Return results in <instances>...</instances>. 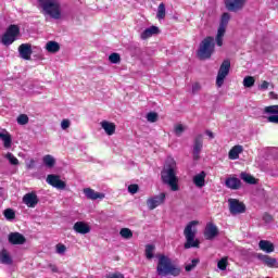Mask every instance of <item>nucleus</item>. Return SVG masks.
Returning <instances> with one entry per match:
<instances>
[{
	"instance_id": "obj_16",
	"label": "nucleus",
	"mask_w": 278,
	"mask_h": 278,
	"mask_svg": "<svg viewBox=\"0 0 278 278\" xmlns=\"http://www.w3.org/2000/svg\"><path fill=\"white\" fill-rule=\"evenodd\" d=\"M17 51L22 60H31V53H34V50H31L30 43H22Z\"/></svg>"
},
{
	"instance_id": "obj_41",
	"label": "nucleus",
	"mask_w": 278,
	"mask_h": 278,
	"mask_svg": "<svg viewBox=\"0 0 278 278\" xmlns=\"http://www.w3.org/2000/svg\"><path fill=\"white\" fill-rule=\"evenodd\" d=\"M228 264L229 263L227 262V257H223L222 260L218 261L217 268H219V270H227Z\"/></svg>"
},
{
	"instance_id": "obj_8",
	"label": "nucleus",
	"mask_w": 278,
	"mask_h": 278,
	"mask_svg": "<svg viewBox=\"0 0 278 278\" xmlns=\"http://www.w3.org/2000/svg\"><path fill=\"white\" fill-rule=\"evenodd\" d=\"M230 70H231V61L224 60L222 65L219 66L217 77H216L217 88H223V84H225V79L227 78V75H229Z\"/></svg>"
},
{
	"instance_id": "obj_54",
	"label": "nucleus",
	"mask_w": 278,
	"mask_h": 278,
	"mask_svg": "<svg viewBox=\"0 0 278 278\" xmlns=\"http://www.w3.org/2000/svg\"><path fill=\"white\" fill-rule=\"evenodd\" d=\"M269 97H270V99H278L277 93H275L274 91L269 92Z\"/></svg>"
},
{
	"instance_id": "obj_2",
	"label": "nucleus",
	"mask_w": 278,
	"mask_h": 278,
	"mask_svg": "<svg viewBox=\"0 0 278 278\" xmlns=\"http://www.w3.org/2000/svg\"><path fill=\"white\" fill-rule=\"evenodd\" d=\"M176 164L174 160H170L169 163L163 168L161 172V177L163 184L169 186L173 192H177L179 190V185H177V174L175 173Z\"/></svg>"
},
{
	"instance_id": "obj_27",
	"label": "nucleus",
	"mask_w": 278,
	"mask_h": 278,
	"mask_svg": "<svg viewBox=\"0 0 278 278\" xmlns=\"http://www.w3.org/2000/svg\"><path fill=\"white\" fill-rule=\"evenodd\" d=\"M205 177H207L205 172H201L200 174L195 175L193 177L194 186H197V188H203V186H205Z\"/></svg>"
},
{
	"instance_id": "obj_4",
	"label": "nucleus",
	"mask_w": 278,
	"mask_h": 278,
	"mask_svg": "<svg viewBox=\"0 0 278 278\" xmlns=\"http://www.w3.org/2000/svg\"><path fill=\"white\" fill-rule=\"evenodd\" d=\"M197 225L199 222L192 220L185 227L184 236L186 238L185 249H199V240L197 238Z\"/></svg>"
},
{
	"instance_id": "obj_43",
	"label": "nucleus",
	"mask_w": 278,
	"mask_h": 278,
	"mask_svg": "<svg viewBox=\"0 0 278 278\" xmlns=\"http://www.w3.org/2000/svg\"><path fill=\"white\" fill-rule=\"evenodd\" d=\"M147 121H148V123H157V113H155V112L148 113Z\"/></svg>"
},
{
	"instance_id": "obj_18",
	"label": "nucleus",
	"mask_w": 278,
	"mask_h": 278,
	"mask_svg": "<svg viewBox=\"0 0 278 278\" xmlns=\"http://www.w3.org/2000/svg\"><path fill=\"white\" fill-rule=\"evenodd\" d=\"M38 202L39 200L36 192H29L23 197V203L27 205V207H36L38 205Z\"/></svg>"
},
{
	"instance_id": "obj_53",
	"label": "nucleus",
	"mask_w": 278,
	"mask_h": 278,
	"mask_svg": "<svg viewBox=\"0 0 278 278\" xmlns=\"http://www.w3.org/2000/svg\"><path fill=\"white\" fill-rule=\"evenodd\" d=\"M205 134L206 136H208V138L214 139V132H212L211 130H206Z\"/></svg>"
},
{
	"instance_id": "obj_1",
	"label": "nucleus",
	"mask_w": 278,
	"mask_h": 278,
	"mask_svg": "<svg viewBox=\"0 0 278 278\" xmlns=\"http://www.w3.org/2000/svg\"><path fill=\"white\" fill-rule=\"evenodd\" d=\"M38 5L43 16H50L54 21L62 18V3L60 0H38Z\"/></svg>"
},
{
	"instance_id": "obj_49",
	"label": "nucleus",
	"mask_w": 278,
	"mask_h": 278,
	"mask_svg": "<svg viewBox=\"0 0 278 278\" xmlns=\"http://www.w3.org/2000/svg\"><path fill=\"white\" fill-rule=\"evenodd\" d=\"M263 220H264V223H273V216L270 215V214H268V213H265L264 215H263Z\"/></svg>"
},
{
	"instance_id": "obj_42",
	"label": "nucleus",
	"mask_w": 278,
	"mask_h": 278,
	"mask_svg": "<svg viewBox=\"0 0 278 278\" xmlns=\"http://www.w3.org/2000/svg\"><path fill=\"white\" fill-rule=\"evenodd\" d=\"M29 123V117L26 114H21L17 117V124L18 125H27Z\"/></svg>"
},
{
	"instance_id": "obj_14",
	"label": "nucleus",
	"mask_w": 278,
	"mask_h": 278,
	"mask_svg": "<svg viewBox=\"0 0 278 278\" xmlns=\"http://www.w3.org/2000/svg\"><path fill=\"white\" fill-rule=\"evenodd\" d=\"M265 114H271L267 116V123H274L278 125V105H269L264 109Z\"/></svg>"
},
{
	"instance_id": "obj_37",
	"label": "nucleus",
	"mask_w": 278,
	"mask_h": 278,
	"mask_svg": "<svg viewBox=\"0 0 278 278\" xmlns=\"http://www.w3.org/2000/svg\"><path fill=\"white\" fill-rule=\"evenodd\" d=\"M3 215L7 220H14L16 218V213L12 208L4 210Z\"/></svg>"
},
{
	"instance_id": "obj_3",
	"label": "nucleus",
	"mask_w": 278,
	"mask_h": 278,
	"mask_svg": "<svg viewBox=\"0 0 278 278\" xmlns=\"http://www.w3.org/2000/svg\"><path fill=\"white\" fill-rule=\"evenodd\" d=\"M156 271L157 275L161 276L172 275L173 277H179V275H181V269L174 265L170 258L166 255L159 256Z\"/></svg>"
},
{
	"instance_id": "obj_29",
	"label": "nucleus",
	"mask_w": 278,
	"mask_h": 278,
	"mask_svg": "<svg viewBox=\"0 0 278 278\" xmlns=\"http://www.w3.org/2000/svg\"><path fill=\"white\" fill-rule=\"evenodd\" d=\"M242 151H243L242 146H235L228 153L229 160H238Z\"/></svg>"
},
{
	"instance_id": "obj_9",
	"label": "nucleus",
	"mask_w": 278,
	"mask_h": 278,
	"mask_svg": "<svg viewBox=\"0 0 278 278\" xmlns=\"http://www.w3.org/2000/svg\"><path fill=\"white\" fill-rule=\"evenodd\" d=\"M228 207L232 216H238V214H244L247 212V205L233 198L228 199Z\"/></svg>"
},
{
	"instance_id": "obj_10",
	"label": "nucleus",
	"mask_w": 278,
	"mask_h": 278,
	"mask_svg": "<svg viewBox=\"0 0 278 278\" xmlns=\"http://www.w3.org/2000/svg\"><path fill=\"white\" fill-rule=\"evenodd\" d=\"M203 151V135L199 134L193 139V160H200L201 152Z\"/></svg>"
},
{
	"instance_id": "obj_32",
	"label": "nucleus",
	"mask_w": 278,
	"mask_h": 278,
	"mask_svg": "<svg viewBox=\"0 0 278 278\" xmlns=\"http://www.w3.org/2000/svg\"><path fill=\"white\" fill-rule=\"evenodd\" d=\"M42 162L47 168H53L55 166V157L53 155L47 154L42 157Z\"/></svg>"
},
{
	"instance_id": "obj_48",
	"label": "nucleus",
	"mask_w": 278,
	"mask_h": 278,
	"mask_svg": "<svg viewBox=\"0 0 278 278\" xmlns=\"http://www.w3.org/2000/svg\"><path fill=\"white\" fill-rule=\"evenodd\" d=\"M68 127H71V121H68V119H63V121L61 122V128H62V129H68Z\"/></svg>"
},
{
	"instance_id": "obj_55",
	"label": "nucleus",
	"mask_w": 278,
	"mask_h": 278,
	"mask_svg": "<svg viewBox=\"0 0 278 278\" xmlns=\"http://www.w3.org/2000/svg\"><path fill=\"white\" fill-rule=\"evenodd\" d=\"M34 164H35L34 160H30V164L27 165V168H34Z\"/></svg>"
},
{
	"instance_id": "obj_22",
	"label": "nucleus",
	"mask_w": 278,
	"mask_h": 278,
	"mask_svg": "<svg viewBox=\"0 0 278 278\" xmlns=\"http://www.w3.org/2000/svg\"><path fill=\"white\" fill-rule=\"evenodd\" d=\"M226 187L230 190H240V187L242 186V182L237 177H229L225 181Z\"/></svg>"
},
{
	"instance_id": "obj_50",
	"label": "nucleus",
	"mask_w": 278,
	"mask_h": 278,
	"mask_svg": "<svg viewBox=\"0 0 278 278\" xmlns=\"http://www.w3.org/2000/svg\"><path fill=\"white\" fill-rule=\"evenodd\" d=\"M270 86V83L264 80L260 86V90H268V87Z\"/></svg>"
},
{
	"instance_id": "obj_45",
	"label": "nucleus",
	"mask_w": 278,
	"mask_h": 278,
	"mask_svg": "<svg viewBox=\"0 0 278 278\" xmlns=\"http://www.w3.org/2000/svg\"><path fill=\"white\" fill-rule=\"evenodd\" d=\"M184 131H186L184 125L179 124L175 127V134L178 138L181 136V134H184Z\"/></svg>"
},
{
	"instance_id": "obj_46",
	"label": "nucleus",
	"mask_w": 278,
	"mask_h": 278,
	"mask_svg": "<svg viewBox=\"0 0 278 278\" xmlns=\"http://www.w3.org/2000/svg\"><path fill=\"white\" fill-rule=\"evenodd\" d=\"M106 278H125V275L116 271V273H111V274L106 275Z\"/></svg>"
},
{
	"instance_id": "obj_39",
	"label": "nucleus",
	"mask_w": 278,
	"mask_h": 278,
	"mask_svg": "<svg viewBox=\"0 0 278 278\" xmlns=\"http://www.w3.org/2000/svg\"><path fill=\"white\" fill-rule=\"evenodd\" d=\"M199 264V258H193L191 263L187 264L185 266V269L187 273H190L191 270H194L197 268V265Z\"/></svg>"
},
{
	"instance_id": "obj_17",
	"label": "nucleus",
	"mask_w": 278,
	"mask_h": 278,
	"mask_svg": "<svg viewBox=\"0 0 278 278\" xmlns=\"http://www.w3.org/2000/svg\"><path fill=\"white\" fill-rule=\"evenodd\" d=\"M256 257H257V260L263 262V264L265 266H267L268 268H278L277 258H275L273 256H268L266 254H257Z\"/></svg>"
},
{
	"instance_id": "obj_20",
	"label": "nucleus",
	"mask_w": 278,
	"mask_h": 278,
	"mask_svg": "<svg viewBox=\"0 0 278 278\" xmlns=\"http://www.w3.org/2000/svg\"><path fill=\"white\" fill-rule=\"evenodd\" d=\"M27 239L20 232H11L9 235V242L10 244H25Z\"/></svg>"
},
{
	"instance_id": "obj_12",
	"label": "nucleus",
	"mask_w": 278,
	"mask_h": 278,
	"mask_svg": "<svg viewBox=\"0 0 278 278\" xmlns=\"http://www.w3.org/2000/svg\"><path fill=\"white\" fill-rule=\"evenodd\" d=\"M164 201H166V193H161L159 195L148 199L147 205L149 210H155V207H160V205H162Z\"/></svg>"
},
{
	"instance_id": "obj_5",
	"label": "nucleus",
	"mask_w": 278,
	"mask_h": 278,
	"mask_svg": "<svg viewBox=\"0 0 278 278\" xmlns=\"http://www.w3.org/2000/svg\"><path fill=\"white\" fill-rule=\"evenodd\" d=\"M215 47H216V43L214 42V37L212 36L205 37L200 42V46L198 49L199 60H210V58H212V54L214 53Z\"/></svg>"
},
{
	"instance_id": "obj_47",
	"label": "nucleus",
	"mask_w": 278,
	"mask_h": 278,
	"mask_svg": "<svg viewBox=\"0 0 278 278\" xmlns=\"http://www.w3.org/2000/svg\"><path fill=\"white\" fill-rule=\"evenodd\" d=\"M138 190H139L138 185H130V186L128 187V192H129L130 194H136V193L138 192Z\"/></svg>"
},
{
	"instance_id": "obj_36",
	"label": "nucleus",
	"mask_w": 278,
	"mask_h": 278,
	"mask_svg": "<svg viewBox=\"0 0 278 278\" xmlns=\"http://www.w3.org/2000/svg\"><path fill=\"white\" fill-rule=\"evenodd\" d=\"M155 251V245L147 244L146 245V257L147 260H153V253Z\"/></svg>"
},
{
	"instance_id": "obj_35",
	"label": "nucleus",
	"mask_w": 278,
	"mask_h": 278,
	"mask_svg": "<svg viewBox=\"0 0 278 278\" xmlns=\"http://www.w3.org/2000/svg\"><path fill=\"white\" fill-rule=\"evenodd\" d=\"M244 88H253L255 86V78L253 76H245L243 78Z\"/></svg>"
},
{
	"instance_id": "obj_30",
	"label": "nucleus",
	"mask_w": 278,
	"mask_h": 278,
	"mask_svg": "<svg viewBox=\"0 0 278 278\" xmlns=\"http://www.w3.org/2000/svg\"><path fill=\"white\" fill-rule=\"evenodd\" d=\"M46 51H48V53H58V51H60V43H58V41H48Z\"/></svg>"
},
{
	"instance_id": "obj_38",
	"label": "nucleus",
	"mask_w": 278,
	"mask_h": 278,
	"mask_svg": "<svg viewBox=\"0 0 278 278\" xmlns=\"http://www.w3.org/2000/svg\"><path fill=\"white\" fill-rule=\"evenodd\" d=\"M111 64H121V54L113 52L109 55Z\"/></svg>"
},
{
	"instance_id": "obj_13",
	"label": "nucleus",
	"mask_w": 278,
	"mask_h": 278,
	"mask_svg": "<svg viewBox=\"0 0 278 278\" xmlns=\"http://www.w3.org/2000/svg\"><path fill=\"white\" fill-rule=\"evenodd\" d=\"M225 3L229 12H240L244 8L247 0H226Z\"/></svg>"
},
{
	"instance_id": "obj_11",
	"label": "nucleus",
	"mask_w": 278,
	"mask_h": 278,
	"mask_svg": "<svg viewBox=\"0 0 278 278\" xmlns=\"http://www.w3.org/2000/svg\"><path fill=\"white\" fill-rule=\"evenodd\" d=\"M47 184L56 188L58 190H64L66 188V182L60 179L59 175L50 174L47 176Z\"/></svg>"
},
{
	"instance_id": "obj_24",
	"label": "nucleus",
	"mask_w": 278,
	"mask_h": 278,
	"mask_svg": "<svg viewBox=\"0 0 278 278\" xmlns=\"http://www.w3.org/2000/svg\"><path fill=\"white\" fill-rule=\"evenodd\" d=\"M155 34H160V28L157 26H151L141 33L140 38L141 40H147L151 36H155Z\"/></svg>"
},
{
	"instance_id": "obj_51",
	"label": "nucleus",
	"mask_w": 278,
	"mask_h": 278,
	"mask_svg": "<svg viewBox=\"0 0 278 278\" xmlns=\"http://www.w3.org/2000/svg\"><path fill=\"white\" fill-rule=\"evenodd\" d=\"M199 90H201V85L199 83H194L192 86V93L197 94V92H199Z\"/></svg>"
},
{
	"instance_id": "obj_21",
	"label": "nucleus",
	"mask_w": 278,
	"mask_h": 278,
	"mask_svg": "<svg viewBox=\"0 0 278 278\" xmlns=\"http://www.w3.org/2000/svg\"><path fill=\"white\" fill-rule=\"evenodd\" d=\"M100 125L108 136H114L116 134V125L114 123L102 121Z\"/></svg>"
},
{
	"instance_id": "obj_34",
	"label": "nucleus",
	"mask_w": 278,
	"mask_h": 278,
	"mask_svg": "<svg viewBox=\"0 0 278 278\" xmlns=\"http://www.w3.org/2000/svg\"><path fill=\"white\" fill-rule=\"evenodd\" d=\"M119 236L125 240H131V238H134V232L129 228H122L119 231Z\"/></svg>"
},
{
	"instance_id": "obj_23",
	"label": "nucleus",
	"mask_w": 278,
	"mask_h": 278,
	"mask_svg": "<svg viewBox=\"0 0 278 278\" xmlns=\"http://www.w3.org/2000/svg\"><path fill=\"white\" fill-rule=\"evenodd\" d=\"M84 194L91 201H97V199H105V194L99 193L94 191V189H90V188H85Z\"/></svg>"
},
{
	"instance_id": "obj_6",
	"label": "nucleus",
	"mask_w": 278,
	"mask_h": 278,
	"mask_svg": "<svg viewBox=\"0 0 278 278\" xmlns=\"http://www.w3.org/2000/svg\"><path fill=\"white\" fill-rule=\"evenodd\" d=\"M231 20V15L229 13H224L220 18V23L217 29V35L215 37V42L217 47H223V38H225V34L227 31V25H229V21Z\"/></svg>"
},
{
	"instance_id": "obj_26",
	"label": "nucleus",
	"mask_w": 278,
	"mask_h": 278,
	"mask_svg": "<svg viewBox=\"0 0 278 278\" xmlns=\"http://www.w3.org/2000/svg\"><path fill=\"white\" fill-rule=\"evenodd\" d=\"M0 140L3 141L4 149H10L12 147V135L7 130L0 132Z\"/></svg>"
},
{
	"instance_id": "obj_44",
	"label": "nucleus",
	"mask_w": 278,
	"mask_h": 278,
	"mask_svg": "<svg viewBox=\"0 0 278 278\" xmlns=\"http://www.w3.org/2000/svg\"><path fill=\"white\" fill-rule=\"evenodd\" d=\"M55 249L59 255H64V253H66V245L62 243L56 244Z\"/></svg>"
},
{
	"instance_id": "obj_33",
	"label": "nucleus",
	"mask_w": 278,
	"mask_h": 278,
	"mask_svg": "<svg viewBox=\"0 0 278 278\" xmlns=\"http://www.w3.org/2000/svg\"><path fill=\"white\" fill-rule=\"evenodd\" d=\"M240 177L243 181H245V184H250V185H255L257 184V181L255 180V177L251 176L250 174L248 173H241L240 174Z\"/></svg>"
},
{
	"instance_id": "obj_28",
	"label": "nucleus",
	"mask_w": 278,
	"mask_h": 278,
	"mask_svg": "<svg viewBox=\"0 0 278 278\" xmlns=\"http://www.w3.org/2000/svg\"><path fill=\"white\" fill-rule=\"evenodd\" d=\"M0 264H4L5 266H12V256H10L8 250H2L0 252Z\"/></svg>"
},
{
	"instance_id": "obj_31",
	"label": "nucleus",
	"mask_w": 278,
	"mask_h": 278,
	"mask_svg": "<svg viewBox=\"0 0 278 278\" xmlns=\"http://www.w3.org/2000/svg\"><path fill=\"white\" fill-rule=\"evenodd\" d=\"M156 18H159V21L166 18V4H164V2L160 3L157 7Z\"/></svg>"
},
{
	"instance_id": "obj_25",
	"label": "nucleus",
	"mask_w": 278,
	"mask_h": 278,
	"mask_svg": "<svg viewBox=\"0 0 278 278\" xmlns=\"http://www.w3.org/2000/svg\"><path fill=\"white\" fill-rule=\"evenodd\" d=\"M258 248L261 251H264L265 253H274L275 252V244L268 240H261L258 242Z\"/></svg>"
},
{
	"instance_id": "obj_15",
	"label": "nucleus",
	"mask_w": 278,
	"mask_h": 278,
	"mask_svg": "<svg viewBox=\"0 0 278 278\" xmlns=\"http://www.w3.org/2000/svg\"><path fill=\"white\" fill-rule=\"evenodd\" d=\"M218 237V227L214 223H208L204 229L205 240H214Z\"/></svg>"
},
{
	"instance_id": "obj_19",
	"label": "nucleus",
	"mask_w": 278,
	"mask_h": 278,
	"mask_svg": "<svg viewBox=\"0 0 278 278\" xmlns=\"http://www.w3.org/2000/svg\"><path fill=\"white\" fill-rule=\"evenodd\" d=\"M73 229L76 231V233H80L81 236L90 233V226L85 222H76L73 226Z\"/></svg>"
},
{
	"instance_id": "obj_52",
	"label": "nucleus",
	"mask_w": 278,
	"mask_h": 278,
	"mask_svg": "<svg viewBox=\"0 0 278 278\" xmlns=\"http://www.w3.org/2000/svg\"><path fill=\"white\" fill-rule=\"evenodd\" d=\"M48 268H50L51 273H59L58 266L54 264H49Z\"/></svg>"
},
{
	"instance_id": "obj_40",
	"label": "nucleus",
	"mask_w": 278,
	"mask_h": 278,
	"mask_svg": "<svg viewBox=\"0 0 278 278\" xmlns=\"http://www.w3.org/2000/svg\"><path fill=\"white\" fill-rule=\"evenodd\" d=\"M5 157H7V160H9L10 164H12L13 166H18V159H16V156H14V154L9 152V153H7Z\"/></svg>"
},
{
	"instance_id": "obj_7",
	"label": "nucleus",
	"mask_w": 278,
	"mask_h": 278,
	"mask_svg": "<svg viewBox=\"0 0 278 278\" xmlns=\"http://www.w3.org/2000/svg\"><path fill=\"white\" fill-rule=\"evenodd\" d=\"M21 36V28L16 25H10L7 31L3 34L1 42L4 47H10Z\"/></svg>"
}]
</instances>
